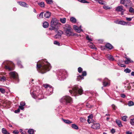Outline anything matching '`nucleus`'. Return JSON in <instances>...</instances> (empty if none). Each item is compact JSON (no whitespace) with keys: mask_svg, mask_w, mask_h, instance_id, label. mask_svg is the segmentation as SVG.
I'll use <instances>...</instances> for the list:
<instances>
[{"mask_svg":"<svg viewBox=\"0 0 134 134\" xmlns=\"http://www.w3.org/2000/svg\"><path fill=\"white\" fill-rule=\"evenodd\" d=\"M95 1L98 2L100 4L104 5L106 3L102 0H96Z\"/></svg>","mask_w":134,"mask_h":134,"instance_id":"19","label":"nucleus"},{"mask_svg":"<svg viewBox=\"0 0 134 134\" xmlns=\"http://www.w3.org/2000/svg\"><path fill=\"white\" fill-rule=\"evenodd\" d=\"M112 107L113 108V109H114V110H115V106L114 105V104H113L112 105Z\"/></svg>","mask_w":134,"mask_h":134,"instance_id":"60","label":"nucleus"},{"mask_svg":"<svg viewBox=\"0 0 134 134\" xmlns=\"http://www.w3.org/2000/svg\"><path fill=\"white\" fill-rule=\"evenodd\" d=\"M70 21L72 23H76V19L73 17H72L70 18Z\"/></svg>","mask_w":134,"mask_h":134,"instance_id":"26","label":"nucleus"},{"mask_svg":"<svg viewBox=\"0 0 134 134\" xmlns=\"http://www.w3.org/2000/svg\"><path fill=\"white\" fill-rule=\"evenodd\" d=\"M103 84L104 86H107L108 83L106 82H103Z\"/></svg>","mask_w":134,"mask_h":134,"instance_id":"51","label":"nucleus"},{"mask_svg":"<svg viewBox=\"0 0 134 134\" xmlns=\"http://www.w3.org/2000/svg\"><path fill=\"white\" fill-rule=\"evenodd\" d=\"M25 102H20V105L21 106H24L25 105Z\"/></svg>","mask_w":134,"mask_h":134,"instance_id":"46","label":"nucleus"},{"mask_svg":"<svg viewBox=\"0 0 134 134\" xmlns=\"http://www.w3.org/2000/svg\"><path fill=\"white\" fill-rule=\"evenodd\" d=\"M51 13L49 12H47L44 14V16L46 18H49L51 15Z\"/></svg>","mask_w":134,"mask_h":134,"instance_id":"15","label":"nucleus"},{"mask_svg":"<svg viewBox=\"0 0 134 134\" xmlns=\"http://www.w3.org/2000/svg\"><path fill=\"white\" fill-rule=\"evenodd\" d=\"M126 20H127V21H130L131 20L132 18H130L126 17Z\"/></svg>","mask_w":134,"mask_h":134,"instance_id":"52","label":"nucleus"},{"mask_svg":"<svg viewBox=\"0 0 134 134\" xmlns=\"http://www.w3.org/2000/svg\"><path fill=\"white\" fill-rule=\"evenodd\" d=\"M61 103L65 105L70 104L72 102V98L68 96H63L60 100Z\"/></svg>","mask_w":134,"mask_h":134,"instance_id":"4","label":"nucleus"},{"mask_svg":"<svg viewBox=\"0 0 134 134\" xmlns=\"http://www.w3.org/2000/svg\"><path fill=\"white\" fill-rule=\"evenodd\" d=\"M131 76H134V71H132L131 73Z\"/></svg>","mask_w":134,"mask_h":134,"instance_id":"61","label":"nucleus"},{"mask_svg":"<svg viewBox=\"0 0 134 134\" xmlns=\"http://www.w3.org/2000/svg\"><path fill=\"white\" fill-rule=\"evenodd\" d=\"M126 59L125 60V63L126 64H128L130 63H132L133 62L129 58H126Z\"/></svg>","mask_w":134,"mask_h":134,"instance_id":"16","label":"nucleus"},{"mask_svg":"<svg viewBox=\"0 0 134 134\" xmlns=\"http://www.w3.org/2000/svg\"><path fill=\"white\" fill-rule=\"evenodd\" d=\"M124 71L126 73H130L131 72V70L127 68L124 70Z\"/></svg>","mask_w":134,"mask_h":134,"instance_id":"35","label":"nucleus"},{"mask_svg":"<svg viewBox=\"0 0 134 134\" xmlns=\"http://www.w3.org/2000/svg\"><path fill=\"white\" fill-rule=\"evenodd\" d=\"M43 12H42L39 15V16L40 18H43Z\"/></svg>","mask_w":134,"mask_h":134,"instance_id":"45","label":"nucleus"},{"mask_svg":"<svg viewBox=\"0 0 134 134\" xmlns=\"http://www.w3.org/2000/svg\"><path fill=\"white\" fill-rule=\"evenodd\" d=\"M71 127L73 128L76 130H77L78 129V127L75 124H72Z\"/></svg>","mask_w":134,"mask_h":134,"instance_id":"28","label":"nucleus"},{"mask_svg":"<svg viewBox=\"0 0 134 134\" xmlns=\"http://www.w3.org/2000/svg\"><path fill=\"white\" fill-rule=\"evenodd\" d=\"M128 105L129 106H131L134 105V103L133 102L130 101L128 102Z\"/></svg>","mask_w":134,"mask_h":134,"instance_id":"32","label":"nucleus"},{"mask_svg":"<svg viewBox=\"0 0 134 134\" xmlns=\"http://www.w3.org/2000/svg\"><path fill=\"white\" fill-rule=\"evenodd\" d=\"M43 86L45 88H47V89L49 88L50 89H51V93L52 92L53 90V89L51 86H50L48 84H43Z\"/></svg>","mask_w":134,"mask_h":134,"instance_id":"12","label":"nucleus"},{"mask_svg":"<svg viewBox=\"0 0 134 134\" xmlns=\"http://www.w3.org/2000/svg\"><path fill=\"white\" fill-rule=\"evenodd\" d=\"M19 4L23 7H28V5L26 3L23 2H19Z\"/></svg>","mask_w":134,"mask_h":134,"instance_id":"13","label":"nucleus"},{"mask_svg":"<svg viewBox=\"0 0 134 134\" xmlns=\"http://www.w3.org/2000/svg\"><path fill=\"white\" fill-rule=\"evenodd\" d=\"M3 63L5 65V68L6 69L9 70H12V67L14 65V64L12 62L6 61L4 62Z\"/></svg>","mask_w":134,"mask_h":134,"instance_id":"5","label":"nucleus"},{"mask_svg":"<svg viewBox=\"0 0 134 134\" xmlns=\"http://www.w3.org/2000/svg\"><path fill=\"white\" fill-rule=\"evenodd\" d=\"M129 11L130 12H132L133 11V9L132 7H130L129 9Z\"/></svg>","mask_w":134,"mask_h":134,"instance_id":"48","label":"nucleus"},{"mask_svg":"<svg viewBox=\"0 0 134 134\" xmlns=\"http://www.w3.org/2000/svg\"><path fill=\"white\" fill-rule=\"evenodd\" d=\"M101 48H102V50H104L105 48H104V47H101Z\"/></svg>","mask_w":134,"mask_h":134,"instance_id":"64","label":"nucleus"},{"mask_svg":"<svg viewBox=\"0 0 134 134\" xmlns=\"http://www.w3.org/2000/svg\"><path fill=\"white\" fill-rule=\"evenodd\" d=\"M34 132V130L32 129H29L28 131V133L30 134H33Z\"/></svg>","mask_w":134,"mask_h":134,"instance_id":"36","label":"nucleus"},{"mask_svg":"<svg viewBox=\"0 0 134 134\" xmlns=\"http://www.w3.org/2000/svg\"><path fill=\"white\" fill-rule=\"evenodd\" d=\"M103 8L105 10L108 9H110L112 8V7H109L108 6H107L105 5H104L103 7Z\"/></svg>","mask_w":134,"mask_h":134,"instance_id":"25","label":"nucleus"},{"mask_svg":"<svg viewBox=\"0 0 134 134\" xmlns=\"http://www.w3.org/2000/svg\"><path fill=\"white\" fill-rule=\"evenodd\" d=\"M41 64H37V68L39 69L41 73L43 74L47 71H49L51 68L50 64L47 62L46 60L41 61Z\"/></svg>","mask_w":134,"mask_h":134,"instance_id":"1","label":"nucleus"},{"mask_svg":"<svg viewBox=\"0 0 134 134\" xmlns=\"http://www.w3.org/2000/svg\"><path fill=\"white\" fill-rule=\"evenodd\" d=\"M93 117V115L91 114L88 116V119H87V121L89 124H90V120H92Z\"/></svg>","mask_w":134,"mask_h":134,"instance_id":"24","label":"nucleus"},{"mask_svg":"<svg viewBox=\"0 0 134 134\" xmlns=\"http://www.w3.org/2000/svg\"><path fill=\"white\" fill-rule=\"evenodd\" d=\"M130 122L131 125H134V118L130 119Z\"/></svg>","mask_w":134,"mask_h":134,"instance_id":"37","label":"nucleus"},{"mask_svg":"<svg viewBox=\"0 0 134 134\" xmlns=\"http://www.w3.org/2000/svg\"><path fill=\"white\" fill-rule=\"evenodd\" d=\"M86 71H84L82 72V74L81 75H79L77 76V80L78 81H79L80 80L83 79H84L83 76H86Z\"/></svg>","mask_w":134,"mask_h":134,"instance_id":"8","label":"nucleus"},{"mask_svg":"<svg viewBox=\"0 0 134 134\" xmlns=\"http://www.w3.org/2000/svg\"><path fill=\"white\" fill-rule=\"evenodd\" d=\"M120 66L121 67H125L126 66L125 65L123 64H120Z\"/></svg>","mask_w":134,"mask_h":134,"instance_id":"59","label":"nucleus"},{"mask_svg":"<svg viewBox=\"0 0 134 134\" xmlns=\"http://www.w3.org/2000/svg\"><path fill=\"white\" fill-rule=\"evenodd\" d=\"M49 25V23L45 21L43 23V26L44 28L48 27Z\"/></svg>","mask_w":134,"mask_h":134,"instance_id":"21","label":"nucleus"},{"mask_svg":"<svg viewBox=\"0 0 134 134\" xmlns=\"http://www.w3.org/2000/svg\"><path fill=\"white\" fill-rule=\"evenodd\" d=\"M46 1L47 3L50 4H52L53 2L52 0H46Z\"/></svg>","mask_w":134,"mask_h":134,"instance_id":"38","label":"nucleus"},{"mask_svg":"<svg viewBox=\"0 0 134 134\" xmlns=\"http://www.w3.org/2000/svg\"><path fill=\"white\" fill-rule=\"evenodd\" d=\"M83 91L81 87H79L76 86L72 88V90H69V92L72 96H76L79 94L81 95L82 94Z\"/></svg>","mask_w":134,"mask_h":134,"instance_id":"3","label":"nucleus"},{"mask_svg":"<svg viewBox=\"0 0 134 134\" xmlns=\"http://www.w3.org/2000/svg\"><path fill=\"white\" fill-rule=\"evenodd\" d=\"M38 4L41 7H44V3L43 2H41L38 3Z\"/></svg>","mask_w":134,"mask_h":134,"instance_id":"30","label":"nucleus"},{"mask_svg":"<svg viewBox=\"0 0 134 134\" xmlns=\"http://www.w3.org/2000/svg\"><path fill=\"white\" fill-rule=\"evenodd\" d=\"M126 23L125 25H128V26H130L131 25V24H132V23H131V22H126Z\"/></svg>","mask_w":134,"mask_h":134,"instance_id":"44","label":"nucleus"},{"mask_svg":"<svg viewBox=\"0 0 134 134\" xmlns=\"http://www.w3.org/2000/svg\"><path fill=\"white\" fill-rule=\"evenodd\" d=\"M86 39L87 40H88L89 41H92V39L89 37L88 36H87L86 37Z\"/></svg>","mask_w":134,"mask_h":134,"instance_id":"47","label":"nucleus"},{"mask_svg":"<svg viewBox=\"0 0 134 134\" xmlns=\"http://www.w3.org/2000/svg\"><path fill=\"white\" fill-rule=\"evenodd\" d=\"M126 0H120V3L121 4H124Z\"/></svg>","mask_w":134,"mask_h":134,"instance_id":"50","label":"nucleus"},{"mask_svg":"<svg viewBox=\"0 0 134 134\" xmlns=\"http://www.w3.org/2000/svg\"><path fill=\"white\" fill-rule=\"evenodd\" d=\"M63 28L64 30L72 29L70 25L68 24H66L64 26Z\"/></svg>","mask_w":134,"mask_h":134,"instance_id":"14","label":"nucleus"},{"mask_svg":"<svg viewBox=\"0 0 134 134\" xmlns=\"http://www.w3.org/2000/svg\"><path fill=\"white\" fill-rule=\"evenodd\" d=\"M78 70L79 73H81L82 71V69L81 67H79L78 69Z\"/></svg>","mask_w":134,"mask_h":134,"instance_id":"42","label":"nucleus"},{"mask_svg":"<svg viewBox=\"0 0 134 134\" xmlns=\"http://www.w3.org/2000/svg\"><path fill=\"white\" fill-rule=\"evenodd\" d=\"M126 133L127 134H132V132L130 131H128L126 132Z\"/></svg>","mask_w":134,"mask_h":134,"instance_id":"54","label":"nucleus"},{"mask_svg":"<svg viewBox=\"0 0 134 134\" xmlns=\"http://www.w3.org/2000/svg\"><path fill=\"white\" fill-rule=\"evenodd\" d=\"M2 132L3 134H10L9 132L7 131L5 128H2Z\"/></svg>","mask_w":134,"mask_h":134,"instance_id":"22","label":"nucleus"},{"mask_svg":"<svg viewBox=\"0 0 134 134\" xmlns=\"http://www.w3.org/2000/svg\"><path fill=\"white\" fill-rule=\"evenodd\" d=\"M61 24V23L59 22V20L57 19L53 18L52 19L51 21L49 29L51 30L57 31L59 29Z\"/></svg>","mask_w":134,"mask_h":134,"instance_id":"2","label":"nucleus"},{"mask_svg":"<svg viewBox=\"0 0 134 134\" xmlns=\"http://www.w3.org/2000/svg\"><path fill=\"white\" fill-rule=\"evenodd\" d=\"M121 96L123 98H124L126 96L124 94H121Z\"/></svg>","mask_w":134,"mask_h":134,"instance_id":"55","label":"nucleus"},{"mask_svg":"<svg viewBox=\"0 0 134 134\" xmlns=\"http://www.w3.org/2000/svg\"><path fill=\"white\" fill-rule=\"evenodd\" d=\"M127 118V117L126 116H124L122 117V120L125 121H127L126 119Z\"/></svg>","mask_w":134,"mask_h":134,"instance_id":"33","label":"nucleus"},{"mask_svg":"<svg viewBox=\"0 0 134 134\" xmlns=\"http://www.w3.org/2000/svg\"><path fill=\"white\" fill-rule=\"evenodd\" d=\"M7 80V78L4 76L1 77L0 78V80L1 81H4Z\"/></svg>","mask_w":134,"mask_h":134,"instance_id":"31","label":"nucleus"},{"mask_svg":"<svg viewBox=\"0 0 134 134\" xmlns=\"http://www.w3.org/2000/svg\"><path fill=\"white\" fill-rule=\"evenodd\" d=\"M62 34V32L61 30L58 31L57 33L54 36V38L56 39H58L60 38Z\"/></svg>","mask_w":134,"mask_h":134,"instance_id":"10","label":"nucleus"},{"mask_svg":"<svg viewBox=\"0 0 134 134\" xmlns=\"http://www.w3.org/2000/svg\"><path fill=\"white\" fill-rule=\"evenodd\" d=\"M62 120L66 124H70L72 123L71 121L69 120H65L64 119H63Z\"/></svg>","mask_w":134,"mask_h":134,"instance_id":"23","label":"nucleus"},{"mask_svg":"<svg viewBox=\"0 0 134 134\" xmlns=\"http://www.w3.org/2000/svg\"><path fill=\"white\" fill-rule=\"evenodd\" d=\"M126 22L122 20L119 21L118 22V24H120V25H126Z\"/></svg>","mask_w":134,"mask_h":134,"instance_id":"27","label":"nucleus"},{"mask_svg":"<svg viewBox=\"0 0 134 134\" xmlns=\"http://www.w3.org/2000/svg\"><path fill=\"white\" fill-rule=\"evenodd\" d=\"M91 127L94 129H98L100 128V125L98 123H93V124L92 125Z\"/></svg>","mask_w":134,"mask_h":134,"instance_id":"9","label":"nucleus"},{"mask_svg":"<svg viewBox=\"0 0 134 134\" xmlns=\"http://www.w3.org/2000/svg\"><path fill=\"white\" fill-rule=\"evenodd\" d=\"M20 109L19 108H18V109L17 110H15V113H17L19 112H20Z\"/></svg>","mask_w":134,"mask_h":134,"instance_id":"53","label":"nucleus"},{"mask_svg":"<svg viewBox=\"0 0 134 134\" xmlns=\"http://www.w3.org/2000/svg\"><path fill=\"white\" fill-rule=\"evenodd\" d=\"M94 120H93L92 119L91 120H90V122H91V123H92L93 124L94 123H94Z\"/></svg>","mask_w":134,"mask_h":134,"instance_id":"58","label":"nucleus"},{"mask_svg":"<svg viewBox=\"0 0 134 134\" xmlns=\"http://www.w3.org/2000/svg\"><path fill=\"white\" fill-rule=\"evenodd\" d=\"M54 44H55L57 45L58 46H59L60 44L57 41H54Z\"/></svg>","mask_w":134,"mask_h":134,"instance_id":"43","label":"nucleus"},{"mask_svg":"<svg viewBox=\"0 0 134 134\" xmlns=\"http://www.w3.org/2000/svg\"><path fill=\"white\" fill-rule=\"evenodd\" d=\"M60 21L62 23H65L66 21V19L65 18H60Z\"/></svg>","mask_w":134,"mask_h":134,"instance_id":"29","label":"nucleus"},{"mask_svg":"<svg viewBox=\"0 0 134 134\" xmlns=\"http://www.w3.org/2000/svg\"><path fill=\"white\" fill-rule=\"evenodd\" d=\"M34 12L35 13H36V11L35 9H34Z\"/></svg>","mask_w":134,"mask_h":134,"instance_id":"62","label":"nucleus"},{"mask_svg":"<svg viewBox=\"0 0 134 134\" xmlns=\"http://www.w3.org/2000/svg\"><path fill=\"white\" fill-rule=\"evenodd\" d=\"M111 131V132L112 133H115V130L113 129H112Z\"/></svg>","mask_w":134,"mask_h":134,"instance_id":"57","label":"nucleus"},{"mask_svg":"<svg viewBox=\"0 0 134 134\" xmlns=\"http://www.w3.org/2000/svg\"><path fill=\"white\" fill-rule=\"evenodd\" d=\"M66 35L68 36L74 35L72 31V29L64 30Z\"/></svg>","mask_w":134,"mask_h":134,"instance_id":"7","label":"nucleus"},{"mask_svg":"<svg viewBox=\"0 0 134 134\" xmlns=\"http://www.w3.org/2000/svg\"><path fill=\"white\" fill-rule=\"evenodd\" d=\"M73 28L74 30L77 32H80L81 31L80 28L77 27L76 25H74Z\"/></svg>","mask_w":134,"mask_h":134,"instance_id":"18","label":"nucleus"},{"mask_svg":"<svg viewBox=\"0 0 134 134\" xmlns=\"http://www.w3.org/2000/svg\"><path fill=\"white\" fill-rule=\"evenodd\" d=\"M94 46H92V47H91V48L93 49L94 48Z\"/></svg>","mask_w":134,"mask_h":134,"instance_id":"63","label":"nucleus"},{"mask_svg":"<svg viewBox=\"0 0 134 134\" xmlns=\"http://www.w3.org/2000/svg\"><path fill=\"white\" fill-rule=\"evenodd\" d=\"M0 91L2 93H4L5 92V90L3 88H0Z\"/></svg>","mask_w":134,"mask_h":134,"instance_id":"41","label":"nucleus"},{"mask_svg":"<svg viewBox=\"0 0 134 134\" xmlns=\"http://www.w3.org/2000/svg\"><path fill=\"white\" fill-rule=\"evenodd\" d=\"M79 2H81V3H88L87 1L85 0H78Z\"/></svg>","mask_w":134,"mask_h":134,"instance_id":"40","label":"nucleus"},{"mask_svg":"<svg viewBox=\"0 0 134 134\" xmlns=\"http://www.w3.org/2000/svg\"><path fill=\"white\" fill-rule=\"evenodd\" d=\"M23 107V106L20 105L19 107V108L21 110H23L24 109Z\"/></svg>","mask_w":134,"mask_h":134,"instance_id":"56","label":"nucleus"},{"mask_svg":"<svg viewBox=\"0 0 134 134\" xmlns=\"http://www.w3.org/2000/svg\"><path fill=\"white\" fill-rule=\"evenodd\" d=\"M108 59L111 60L113 61L114 60V59L113 58V56H111V55H109V56H108Z\"/></svg>","mask_w":134,"mask_h":134,"instance_id":"39","label":"nucleus"},{"mask_svg":"<svg viewBox=\"0 0 134 134\" xmlns=\"http://www.w3.org/2000/svg\"><path fill=\"white\" fill-rule=\"evenodd\" d=\"M125 11V10L124 9L123 7L122 6H120L118 7V11L121 12V14L122 15L124 14V12Z\"/></svg>","mask_w":134,"mask_h":134,"instance_id":"11","label":"nucleus"},{"mask_svg":"<svg viewBox=\"0 0 134 134\" xmlns=\"http://www.w3.org/2000/svg\"><path fill=\"white\" fill-rule=\"evenodd\" d=\"M130 0H126L124 5L126 7L128 6L130 4Z\"/></svg>","mask_w":134,"mask_h":134,"instance_id":"20","label":"nucleus"},{"mask_svg":"<svg viewBox=\"0 0 134 134\" xmlns=\"http://www.w3.org/2000/svg\"><path fill=\"white\" fill-rule=\"evenodd\" d=\"M106 48L109 49H111L113 48V46L110 43H107L105 46Z\"/></svg>","mask_w":134,"mask_h":134,"instance_id":"17","label":"nucleus"},{"mask_svg":"<svg viewBox=\"0 0 134 134\" xmlns=\"http://www.w3.org/2000/svg\"><path fill=\"white\" fill-rule=\"evenodd\" d=\"M19 132L18 131L14 130L13 131V133L15 134H18Z\"/></svg>","mask_w":134,"mask_h":134,"instance_id":"49","label":"nucleus"},{"mask_svg":"<svg viewBox=\"0 0 134 134\" xmlns=\"http://www.w3.org/2000/svg\"><path fill=\"white\" fill-rule=\"evenodd\" d=\"M10 78L13 79L16 81L18 83L19 82V80L18 79V75L17 73L15 72H12L9 73Z\"/></svg>","mask_w":134,"mask_h":134,"instance_id":"6","label":"nucleus"},{"mask_svg":"<svg viewBox=\"0 0 134 134\" xmlns=\"http://www.w3.org/2000/svg\"><path fill=\"white\" fill-rule=\"evenodd\" d=\"M118 126L120 127L123 126V125L121 124V121L120 120H118Z\"/></svg>","mask_w":134,"mask_h":134,"instance_id":"34","label":"nucleus"}]
</instances>
